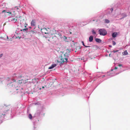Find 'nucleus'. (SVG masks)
I'll use <instances>...</instances> for the list:
<instances>
[{"mask_svg":"<svg viewBox=\"0 0 130 130\" xmlns=\"http://www.w3.org/2000/svg\"><path fill=\"white\" fill-rule=\"evenodd\" d=\"M11 21H13L14 22H16L17 21V19L15 18L12 19L11 20Z\"/></svg>","mask_w":130,"mask_h":130,"instance_id":"17","label":"nucleus"},{"mask_svg":"<svg viewBox=\"0 0 130 130\" xmlns=\"http://www.w3.org/2000/svg\"><path fill=\"white\" fill-rule=\"evenodd\" d=\"M62 38L66 42H68V41L67 40V38L66 36H64Z\"/></svg>","mask_w":130,"mask_h":130,"instance_id":"14","label":"nucleus"},{"mask_svg":"<svg viewBox=\"0 0 130 130\" xmlns=\"http://www.w3.org/2000/svg\"><path fill=\"white\" fill-rule=\"evenodd\" d=\"M99 32L101 35L104 36L107 34V31L104 29H100L99 30Z\"/></svg>","mask_w":130,"mask_h":130,"instance_id":"4","label":"nucleus"},{"mask_svg":"<svg viewBox=\"0 0 130 130\" xmlns=\"http://www.w3.org/2000/svg\"><path fill=\"white\" fill-rule=\"evenodd\" d=\"M53 37H53H53H49V38H53Z\"/></svg>","mask_w":130,"mask_h":130,"instance_id":"31","label":"nucleus"},{"mask_svg":"<svg viewBox=\"0 0 130 130\" xmlns=\"http://www.w3.org/2000/svg\"><path fill=\"white\" fill-rule=\"evenodd\" d=\"M28 117L30 119H31L32 118V116L31 114H29V115Z\"/></svg>","mask_w":130,"mask_h":130,"instance_id":"19","label":"nucleus"},{"mask_svg":"<svg viewBox=\"0 0 130 130\" xmlns=\"http://www.w3.org/2000/svg\"><path fill=\"white\" fill-rule=\"evenodd\" d=\"M93 37L92 36H90L89 38V41L90 42H92L93 40Z\"/></svg>","mask_w":130,"mask_h":130,"instance_id":"8","label":"nucleus"},{"mask_svg":"<svg viewBox=\"0 0 130 130\" xmlns=\"http://www.w3.org/2000/svg\"><path fill=\"white\" fill-rule=\"evenodd\" d=\"M92 32L93 34H95L96 33L94 30H92Z\"/></svg>","mask_w":130,"mask_h":130,"instance_id":"20","label":"nucleus"},{"mask_svg":"<svg viewBox=\"0 0 130 130\" xmlns=\"http://www.w3.org/2000/svg\"><path fill=\"white\" fill-rule=\"evenodd\" d=\"M82 43L83 44V45L84 46H85V47H90V46H86L85 45V44H84V42L83 41H82Z\"/></svg>","mask_w":130,"mask_h":130,"instance_id":"15","label":"nucleus"},{"mask_svg":"<svg viewBox=\"0 0 130 130\" xmlns=\"http://www.w3.org/2000/svg\"><path fill=\"white\" fill-rule=\"evenodd\" d=\"M95 40L96 41L100 43L101 42V40L99 38H96L95 39Z\"/></svg>","mask_w":130,"mask_h":130,"instance_id":"11","label":"nucleus"},{"mask_svg":"<svg viewBox=\"0 0 130 130\" xmlns=\"http://www.w3.org/2000/svg\"><path fill=\"white\" fill-rule=\"evenodd\" d=\"M36 33V31H35L33 30H31L30 31L29 34H30V35H31L35 33Z\"/></svg>","mask_w":130,"mask_h":130,"instance_id":"10","label":"nucleus"},{"mask_svg":"<svg viewBox=\"0 0 130 130\" xmlns=\"http://www.w3.org/2000/svg\"><path fill=\"white\" fill-rule=\"evenodd\" d=\"M119 51V50H116V51H113V52L114 53L118 52Z\"/></svg>","mask_w":130,"mask_h":130,"instance_id":"24","label":"nucleus"},{"mask_svg":"<svg viewBox=\"0 0 130 130\" xmlns=\"http://www.w3.org/2000/svg\"><path fill=\"white\" fill-rule=\"evenodd\" d=\"M81 59L83 60V61H87V59H84V57L81 58Z\"/></svg>","mask_w":130,"mask_h":130,"instance_id":"18","label":"nucleus"},{"mask_svg":"<svg viewBox=\"0 0 130 130\" xmlns=\"http://www.w3.org/2000/svg\"><path fill=\"white\" fill-rule=\"evenodd\" d=\"M118 66H119V67H121V66H122V64H119L118 65Z\"/></svg>","mask_w":130,"mask_h":130,"instance_id":"28","label":"nucleus"},{"mask_svg":"<svg viewBox=\"0 0 130 130\" xmlns=\"http://www.w3.org/2000/svg\"><path fill=\"white\" fill-rule=\"evenodd\" d=\"M4 12H7V13H9L11 15L12 14V13H11V12H7L5 10H3L2 11V13H4Z\"/></svg>","mask_w":130,"mask_h":130,"instance_id":"12","label":"nucleus"},{"mask_svg":"<svg viewBox=\"0 0 130 130\" xmlns=\"http://www.w3.org/2000/svg\"><path fill=\"white\" fill-rule=\"evenodd\" d=\"M39 89L40 90H41V88H40V89Z\"/></svg>","mask_w":130,"mask_h":130,"instance_id":"33","label":"nucleus"},{"mask_svg":"<svg viewBox=\"0 0 130 130\" xmlns=\"http://www.w3.org/2000/svg\"><path fill=\"white\" fill-rule=\"evenodd\" d=\"M110 10L111 11V12H112L113 11V9L112 8H111L110 9Z\"/></svg>","mask_w":130,"mask_h":130,"instance_id":"27","label":"nucleus"},{"mask_svg":"<svg viewBox=\"0 0 130 130\" xmlns=\"http://www.w3.org/2000/svg\"><path fill=\"white\" fill-rule=\"evenodd\" d=\"M10 79V78L9 77H7L6 79V80H7L9 81Z\"/></svg>","mask_w":130,"mask_h":130,"instance_id":"25","label":"nucleus"},{"mask_svg":"<svg viewBox=\"0 0 130 130\" xmlns=\"http://www.w3.org/2000/svg\"><path fill=\"white\" fill-rule=\"evenodd\" d=\"M117 68H118L117 67H115V68H114V69L115 70L116 69H117Z\"/></svg>","mask_w":130,"mask_h":130,"instance_id":"29","label":"nucleus"},{"mask_svg":"<svg viewBox=\"0 0 130 130\" xmlns=\"http://www.w3.org/2000/svg\"><path fill=\"white\" fill-rule=\"evenodd\" d=\"M31 26H35L36 25L35 21L34 20H32L31 22Z\"/></svg>","mask_w":130,"mask_h":130,"instance_id":"6","label":"nucleus"},{"mask_svg":"<svg viewBox=\"0 0 130 130\" xmlns=\"http://www.w3.org/2000/svg\"><path fill=\"white\" fill-rule=\"evenodd\" d=\"M42 88H44V86H42Z\"/></svg>","mask_w":130,"mask_h":130,"instance_id":"32","label":"nucleus"},{"mask_svg":"<svg viewBox=\"0 0 130 130\" xmlns=\"http://www.w3.org/2000/svg\"><path fill=\"white\" fill-rule=\"evenodd\" d=\"M25 82H24V80L23 79H22L21 80H19L18 81V82H15L14 83H13L11 82L7 85V86L9 88H11L14 86L13 89L15 92V91L19 90L18 91L16 92L17 93L19 92H22L21 90H22L23 88H21L19 86V84H23V83H26V80L25 81Z\"/></svg>","mask_w":130,"mask_h":130,"instance_id":"1","label":"nucleus"},{"mask_svg":"<svg viewBox=\"0 0 130 130\" xmlns=\"http://www.w3.org/2000/svg\"><path fill=\"white\" fill-rule=\"evenodd\" d=\"M117 35V32H114L112 34V37L113 38H115L116 37Z\"/></svg>","mask_w":130,"mask_h":130,"instance_id":"9","label":"nucleus"},{"mask_svg":"<svg viewBox=\"0 0 130 130\" xmlns=\"http://www.w3.org/2000/svg\"><path fill=\"white\" fill-rule=\"evenodd\" d=\"M56 66V64H53L50 67L48 68L49 69H51L53 68L54 67Z\"/></svg>","mask_w":130,"mask_h":130,"instance_id":"7","label":"nucleus"},{"mask_svg":"<svg viewBox=\"0 0 130 130\" xmlns=\"http://www.w3.org/2000/svg\"><path fill=\"white\" fill-rule=\"evenodd\" d=\"M2 55H3V54H1L0 55V57H2Z\"/></svg>","mask_w":130,"mask_h":130,"instance_id":"30","label":"nucleus"},{"mask_svg":"<svg viewBox=\"0 0 130 130\" xmlns=\"http://www.w3.org/2000/svg\"><path fill=\"white\" fill-rule=\"evenodd\" d=\"M104 76H105L104 75L103 76V77H104Z\"/></svg>","mask_w":130,"mask_h":130,"instance_id":"34","label":"nucleus"},{"mask_svg":"<svg viewBox=\"0 0 130 130\" xmlns=\"http://www.w3.org/2000/svg\"><path fill=\"white\" fill-rule=\"evenodd\" d=\"M123 55H126L128 54V53L126 50L124 51V52L122 53Z\"/></svg>","mask_w":130,"mask_h":130,"instance_id":"13","label":"nucleus"},{"mask_svg":"<svg viewBox=\"0 0 130 130\" xmlns=\"http://www.w3.org/2000/svg\"><path fill=\"white\" fill-rule=\"evenodd\" d=\"M116 42L115 41H112V44L113 45H114L116 44Z\"/></svg>","mask_w":130,"mask_h":130,"instance_id":"22","label":"nucleus"},{"mask_svg":"<svg viewBox=\"0 0 130 130\" xmlns=\"http://www.w3.org/2000/svg\"><path fill=\"white\" fill-rule=\"evenodd\" d=\"M12 80L13 82H11L12 83H14L16 82H15L16 81L15 79H12Z\"/></svg>","mask_w":130,"mask_h":130,"instance_id":"23","label":"nucleus"},{"mask_svg":"<svg viewBox=\"0 0 130 130\" xmlns=\"http://www.w3.org/2000/svg\"><path fill=\"white\" fill-rule=\"evenodd\" d=\"M41 31L43 34H48L49 35V36L51 35L52 32H50L48 30L45 28H44L41 29Z\"/></svg>","mask_w":130,"mask_h":130,"instance_id":"5","label":"nucleus"},{"mask_svg":"<svg viewBox=\"0 0 130 130\" xmlns=\"http://www.w3.org/2000/svg\"><path fill=\"white\" fill-rule=\"evenodd\" d=\"M66 51L65 50L62 52L63 54H64L61 56V63L66 62L68 59V56L70 52V51L67 48L66 49Z\"/></svg>","mask_w":130,"mask_h":130,"instance_id":"2","label":"nucleus"},{"mask_svg":"<svg viewBox=\"0 0 130 130\" xmlns=\"http://www.w3.org/2000/svg\"><path fill=\"white\" fill-rule=\"evenodd\" d=\"M28 29L27 28H24V29H23L22 30H21L22 31V30H23V31H25V30H28Z\"/></svg>","mask_w":130,"mask_h":130,"instance_id":"21","label":"nucleus"},{"mask_svg":"<svg viewBox=\"0 0 130 130\" xmlns=\"http://www.w3.org/2000/svg\"><path fill=\"white\" fill-rule=\"evenodd\" d=\"M52 31L53 33H52L51 35L56 37L57 39L62 38L61 34L60 33H59L58 31H56L54 29L52 30Z\"/></svg>","mask_w":130,"mask_h":130,"instance_id":"3","label":"nucleus"},{"mask_svg":"<svg viewBox=\"0 0 130 130\" xmlns=\"http://www.w3.org/2000/svg\"><path fill=\"white\" fill-rule=\"evenodd\" d=\"M105 22L106 23H108L109 22V21L107 19H105Z\"/></svg>","mask_w":130,"mask_h":130,"instance_id":"16","label":"nucleus"},{"mask_svg":"<svg viewBox=\"0 0 130 130\" xmlns=\"http://www.w3.org/2000/svg\"><path fill=\"white\" fill-rule=\"evenodd\" d=\"M6 114V112H5L4 113H2V115H5Z\"/></svg>","mask_w":130,"mask_h":130,"instance_id":"26","label":"nucleus"}]
</instances>
